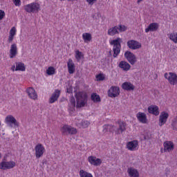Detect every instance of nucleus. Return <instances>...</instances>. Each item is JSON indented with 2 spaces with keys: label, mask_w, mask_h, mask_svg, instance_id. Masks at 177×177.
Here are the masks:
<instances>
[{
  "label": "nucleus",
  "mask_w": 177,
  "mask_h": 177,
  "mask_svg": "<svg viewBox=\"0 0 177 177\" xmlns=\"http://www.w3.org/2000/svg\"><path fill=\"white\" fill-rule=\"evenodd\" d=\"M119 128L117 129L115 126L106 124L103 127V133H106V132H115L116 135H120L125 131V123L124 122H118Z\"/></svg>",
  "instance_id": "obj_1"
},
{
  "label": "nucleus",
  "mask_w": 177,
  "mask_h": 177,
  "mask_svg": "<svg viewBox=\"0 0 177 177\" xmlns=\"http://www.w3.org/2000/svg\"><path fill=\"white\" fill-rule=\"evenodd\" d=\"M24 9L27 13H39L42 10V7L40 2L34 1L25 5Z\"/></svg>",
  "instance_id": "obj_2"
},
{
  "label": "nucleus",
  "mask_w": 177,
  "mask_h": 177,
  "mask_svg": "<svg viewBox=\"0 0 177 177\" xmlns=\"http://www.w3.org/2000/svg\"><path fill=\"white\" fill-rule=\"evenodd\" d=\"M75 99L77 102L76 107H84L88 102V95L86 92H78L75 94Z\"/></svg>",
  "instance_id": "obj_3"
},
{
  "label": "nucleus",
  "mask_w": 177,
  "mask_h": 177,
  "mask_svg": "<svg viewBox=\"0 0 177 177\" xmlns=\"http://www.w3.org/2000/svg\"><path fill=\"white\" fill-rule=\"evenodd\" d=\"M121 42H122V39L120 37L110 41V45H113V57H117L118 55H120V53L121 52Z\"/></svg>",
  "instance_id": "obj_4"
},
{
  "label": "nucleus",
  "mask_w": 177,
  "mask_h": 177,
  "mask_svg": "<svg viewBox=\"0 0 177 177\" xmlns=\"http://www.w3.org/2000/svg\"><path fill=\"white\" fill-rule=\"evenodd\" d=\"M4 122L7 127L10 128H19L20 127V122L17 121V119L13 115H8L6 116Z\"/></svg>",
  "instance_id": "obj_5"
},
{
  "label": "nucleus",
  "mask_w": 177,
  "mask_h": 177,
  "mask_svg": "<svg viewBox=\"0 0 177 177\" xmlns=\"http://www.w3.org/2000/svg\"><path fill=\"white\" fill-rule=\"evenodd\" d=\"M16 167V162L13 160L6 161L3 160L0 162V169L6 171L8 169H13Z\"/></svg>",
  "instance_id": "obj_6"
},
{
  "label": "nucleus",
  "mask_w": 177,
  "mask_h": 177,
  "mask_svg": "<svg viewBox=\"0 0 177 177\" xmlns=\"http://www.w3.org/2000/svg\"><path fill=\"white\" fill-rule=\"evenodd\" d=\"M46 152V149L44 145L38 143L35 147V156L36 158H41L44 154Z\"/></svg>",
  "instance_id": "obj_7"
},
{
  "label": "nucleus",
  "mask_w": 177,
  "mask_h": 177,
  "mask_svg": "<svg viewBox=\"0 0 177 177\" xmlns=\"http://www.w3.org/2000/svg\"><path fill=\"white\" fill-rule=\"evenodd\" d=\"M164 77L167 80L170 85H176L177 84V74L174 72L166 73L164 75Z\"/></svg>",
  "instance_id": "obj_8"
},
{
  "label": "nucleus",
  "mask_w": 177,
  "mask_h": 177,
  "mask_svg": "<svg viewBox=\"0 0 177 177\" xmlns=\"http://www.w3.org/2000/svg\"><path fill=\"white\" fill-rule=\"evenodd\" d=\"M168 118H169V113L165 111H162L158 119L159 127H163V125H165L168 121Z\"/></svg>",
  "instance_id": "obj_9"
},
{
  "label": "nucleus",
  "mask_w": 177,
  "mask_h": 177,
  "mask_svg": "<svg viewBox=\"0 0 177 177\" xmlns=\"http://www.w3.org/2000/svg\"><path fill=\"white\" fill-rule=\"evenodd\" d=\"M124 57L127 59V62L131 64V66L136 64V62H138L136 55L133 53H131V51H126L124 53Z\"/></svg>",
  "instance_id": "obj_10"
},
{
  "label": "nucleus",
  "mask_w": 177,
  "mask_h": 177,
  "mask_svg": "<svg viewBox=\"0 0 177 177\" xmlns=\"http://www.w3.org/2000/svg\"><path fill=\"white\" fill-rule=\"evenodd\" d=\"M127 46L129 49H132L133 50H136L138 49H140L142 48V44L140 42L131 39L127 41Z\"/></svg>",
  "instance_id": "obj_11"
},
{
  "label": "nucleus",
  "mask_w": 177,
  "mask_h": 177,
  "mask_svg": "<svg viewBox=\"0 0 177 177\" xmlns=\"http://www.w3.org/2000/svg\"><path fill=\"white\" fill-rule=\"evenodd\" d=\"M127 149L130 151H136L139 149V142L136 140L129 141L127 143Z\"/></svg>",
  "instance_id": "obj_12"
},
{
  "label": "nucleus",
  "mask_w": 177,
  "mask_h": 177,
  "mask_svg": "<svg viewBox=\"0 0 177 177\" xmlns=\"http://www.w3.org/2000/svg\"><path fill=\"white\" fill-rule=\"evenodd\" d=\"M175 149V145L172 141H165L163 143V151L165 153H171Z\"/></svg>",
  "instance_id": "obj_13"
},
{
  "label": "nucleus",
  "mask_w": 177,
  "mask_h": 177,
  "mask_svg": "<svg viewBox=\"0 0 177 177\" xmlns=\"http://www.w3.org/2000/svg\"><path fill=\"white\" fill-rule=\"evenodd\" d=\"M18 53L17 44L16 43L12 44L9 51L10 59H15V57L17 56Z\"/></svg>",
  "instance_id": "obj_14"
},
{
  "label": "nucleus",
  "mask_w": 177,
  "mask_h": 177,
  "mask_svg": "<svg viewBox=\"0 0 177 177\" xmlns=\"http://www.w3.org/2000/svg\"><path fill=\"white\" fill-rule=\"evenodd\" d=\"M120 95V87L111 86L108 91V96L109 97H117Z\"/></svg>",
  "instance_id": "obj_15"
},
{
  "label": "nucleus",
  "mask_w": 177,
  "mask_h": 177,
  "mask_svg": "<svg viewBox=\"0 0 177 177\" xmlns=\"http://www.w3.org/2000/svg\"><path fill=\"white\" fill-rule=\"evenodd\" d=\"M26 93L32 100H37L38 99V94H37V91L32 87H29L26 89Z\"/></svg>",
  "instance_id": "obj_16"
},
{
  "label": "nucleus",
  "mask_w": 177,
  "mask_h": 177,
  "mask_svg": "<svg viewBox=\"0 0 177 177\" xmlns=\"http://www.w3.org/2000/svg\"><path fill=\"white\" fill-rule=\"evenodd\" d=\"M88 161L91 165H94V167H99L102 164V159L97 158L96 156H89Z\"/></svg>",
  "instance_id": "obj_17"
},
{
  "label": "nucleus",
  "mask_w": 177,
  "mask_h": 177,
  "mask_svg": "<svg viewBox=\"0 0 177 177\" xmlns=\"http://www.w3.org/2000/svg\"><path fill=\"white\" fill-rule=\"evenodd\" d=\"M148 113L157 117L160 115V107L157 105H151L148 107Z\"/></svg>",
  "instance_id": "obj_18"
},
{
  "label": "nucleus",
  "mask_w": 177,
  "mask_h": 177,
  "mask_svg": "<svg viewBox=\"0 0 177 177\" xmlns=\"http://www.w3.org/2000/svg\"><path fill=\"white\" fill-rule=\"evenodd\" d=\"M136 118L139 121V122H141V124H147V115H146V113L143 112H138L136 114Z\"/></svg>",
  "instance_id": "obj_19"
},
{
  "label": "nucleus",
  "mask_w": 177,
  "mask_h": 177,
  "mask_svg": "<svg viewBox=\"0 0 177 177\" xmlns=\"http://www.w3.org/2000/svg\"><path fill=\"white\" fill-rule=\"evenodd\" d=\"M17 35V28L16 27H12L9 31V35L8 37V42L10 44L13 42V39H15V35Z\"/></svg>",
  "instance_id": "obj_20"
},
{
  "label": "nucleus",
  "mask_w": 177,
  "mask_h": 177,
  "mask_svg": "<svg viewBox=\"0 0 177 177\" xmlns=\"http://www.w3.org/2000/svg\"><path fill=\"white\" fill-rule=\"evenodd\" d=\"M159 27L160 25L158 24L151 23L145 28V32H154L158 30Z\"/></svg>",
  "instance_id": "obj_21"
},
{
  "label": "nucleus",
  "mask_w": 177,
  "mask_h": 177,
  "mask_svg": "<svg viewBox=\"0 0 177 177\" xmlns=\"http://www.w3.org/2000/svg\"><path fill=\"white\" fill-rule=\"evenodd\" d=\"M127 174L129 177H140V174L139 173V170H138V169H135V167L128 168Z\"/></svg>",
  "instance_id": "obj_22"
},
{
  "label": "nucleus",
  "mask_w": 177,
  "mask_h": 177,
  "mask_svg": "<svg viewBox=\"0 0 177 177\" xmlns=\"http://www.w3.org/2000/svg\"><path fill=\"white\" fill-rule=\"evenodd\" d=\"M68 106V111L71 115H73L74 111H75V98L74 97L70 98Z\"/></svg>",
  "instance_id": "obj_23"
},
{
  "label": "nucleus",
  "mask_w": 177,
  "mask_h": 177,
  "mask_svg": "<svg viewBox=\"0 0 177 177\" xmlns=\"http://www.w3.org/2000/svg\"><path fill=\"white\" fill-rule=\"evenodd\" d=\"M68 71L69 74H74L75 73V64L73 59H69L67 62Z\"/></svg>",
  "instance_id": "obj_24"
},
{
  "label": "nucleus",
  "mask_w": 177,
  "mask_h": 177,
  "mask_svg": "<svg viewBox=\"0 0 177 177\" xmlns=\"http://www.w3.org/2000/svg\"><path fill=\"white\" fill-rule=\"evenodd\" d=\"M60 96V91L59 90H55L54 93L52 94L49 99V103H55Z\"/></svg>",
  "instance_id": "obj_25"
},
{
  "label": "nucleus",
  "mask_w": 177,
  "mask_h": 177,
  "mask_svg": "<svg viewBox=\"0 0 177 177\" xmlns=\"http://www.w3.org/2000/svg\"><path fill=\"white\" fill-rule=\"evenodd\" d=\"M118 66L123 71H129L131 70V64L125 61L120 62Z\"/></svg>",
  "instance_id": "obj_26"
},
{
  "label": "nucleus",
  "mask_w": 177,
  "mask_h": 177,
  "mask_svg": "<svg viewBox=\"0 0 177 177\" xmlns=\"http://www.w3.org/2000/svg\"><path fill=\"white\" fill-rule=\"evenodd\" d=\"M82 38L84 44H89L92 41V34L89 32H84L82 35Z\"/></svg>",
  "instance_id": "obj_27"
},
{
  "label": "nucleus",
  "mask_w": 177,
  "mask_h": 177,
  "mask_svg": "<svg viewBox=\"0 0 177 177\" xmlns=\"http://www.w3.org/2000/svg\"><path fill=\"white\" fill-rule=\"evenodd\" d=\"M122 88L124 91H133V89H135V86L129 82H125L122 84Z\"/></svg>",
  "instance_id": "obj_28"
},
{
  "label": "nucleus",
  "mask_w": 177,
  "mask_h": 177,
  "mask_svg": "<svg viewBox=\"0 0 177 177\" xmlns=\"http://www.w3.org/2000/svg\"><path fill=\"white\" fill-rule=\"evenodd\" d=\"M140 138L141 139H143V140H150V139H151V133L147 130H145L140 135Z\"/></svg>",
  "instance_id": "obj_29"
},
{
  "label": "nucleus",
  "mask_w": 177,
  "mask_h": 177,
  "mask_svg": "<svg viewBox=\"0 0 177 177\" xmlns=\"http://www.w3.org/2000/svg\"><path fill=\"white\" fill-rule=\"evenodd\" d=\"M118 31V26H114L112 28H110L108 30V35H111V37H113V35H115V34H119Z\"/></svg>",
  "instance_id": "obj_30"
},
{
  "label": "nucleus",
  "mask_w": 177,
  "mask_h": 177,
  "mask_svg": "<svg viewBox=\"0 0 177 177\" xmlns=\"http://www.w3.org/2000/svg\"><path fill=\"white\" fill-rule=\"evenodd\" d=\"M16 71H26V65L23 62L15 63Z\"/></svg>",
  "instance_id": "obj_31"
},
{
  "label": "nucleus",
  "mask_w": 177,
  "mask_h": 177,
  "mask_svg": "<svg viewBox=\"0 0 177 177\" xmlns=\"http://www.w3.org/2000/svg\"><path fill=\"white\" fill-rule=\"evenodd\" d=\"M75 57L77 62H80V60H82V59H84V53L79 50H75Z\"/></svg>",
  "instance_id": "obj_32"
},
{
  "label": "nucleus",
  "mask_w": 177,
  "mask_h": 177,
  "mask_svg": "<svg viewBox=\"0 0 177 177\" xmlns=\"http://www.w3.org/2000/svg\"><path fill=\"white\" fill-rule=\"evenodd\" d=\"M46 74H47V75H55V74H56V69L53 66H49L46 70Z\"/></svg>",
  "instance_id": "obj_33"
},
{
  "label": "nucleus",
  "mask_w": 177,
  "mask_h": 177,
  "mask_svg": "<svg viewBox=\"0 0 177 177\" xmlns=\"http://www.w3.org/2000/svg\"><path fill=\"white\" fill-rule=\"evenodd\" d=\"M79 175L80 177H93V175H92V174H91L84 169H81L80 171Z\"/></svg>",
  "instance_id": "obj_34"
},
{
  "label": "nucleus",
  "mask_w": 177,
  "mask_h": 177,
  "mask_svg": "<svg viewBox=\"0 0 177 177\" xmlns=\"http://www.w3.org/2000/svg\"><path fill=\"white\" fill-rule=\"evenodd\" d=\"M70 131V126L65 124L61 128L62 135H68Z\"/></svg>",
  "instance_id": "obj_35"
},
{
  "label": "nucleus",
  "mask_w": 177,
  "mask_h": 177,
  "mask_svg": "<svg viewBox=\"0 0 177 177\" xmlns=\"http://www.w3.org/2000/svg\"><path fill=\"white\" fill-rule=\"evenodd\" d=\"M169 38L174 44H177V32H173L169 35Z\"/></svg>",
  "instance_id": "obj_36"
},
{
  "label": "nucleus",
  "mask_w": 177,
  "mask_h": 177,
  "mask_svg": "<svg viewBox=\"0 0 177 177\" xmlns=\"http://www.w3.org/2000/svg\"><path fill=\"white\" fill-rule=\"evenodd\" d=\"M77 127H82V128H88L91 125V123L88 120H83L81 122H77Z\"/></svg>",
  "instance_id": "obj_37"
},
{
  "label": "nucleus",
  "mask_w": 177,
  "mask_h": 177,
  "mask_svg": "<svg viewBox=\"0 0 177 177\" xmlns=\"http://www.w3.org/2000/svg\"><path fill=\"white\" fill-rule=\"evenodd\" d=\"M91 100H93L94 103H100L101 100L100 96H99V95H97V93H93L91 95Z\"/></svg>",
  "instance_id": "obj_38"
},
{
  "label": "nucleus",
  "mask_w": 177,
  "mask_h": 177,
  "mask_svg": "<svg viewBox=\"0 0 177 177\" xmlns=\"http://www.w3.org/2000/svg\"><path fill=\"white\" fill-rule=\"evenodd\" d=\"M97 81H104L106 80V75L103 73H99L95 76Z\"/></svg>",
  "instance_id": "obj_39"
},
{
  "label": "nucleus",
  "mask_w": 177,
  "mask_h": 177,
  "mask_svg": "<svg viewBox=\"0 0 177 177\" xmlns=\"http://www.w3.org/2000/svg\"><path fill=\"white\" fill-rule=\"evenodd\" d=\"M71 81L68 82V86H66V92L68 93H73V87L71 86Z\"/></svg>",
  "instance_id": "obj_40"
},
{
  "label": "nucleus",
  "mask_w": 177,
  "mask_h": 177,
  "mask_svg": "<svg viewBox=\"0 0 177 177\" xmlns=\"http://www.w3.org/2000/svg\"><path fill=\"white\" fill-rule=\"evenodd\" d=\"M77 133V129L69 126V133L68 135H75Z\"/></svg>",
  "instance_id": "obj_41"
},
{
  "label": "nucleus",
  "mask_w": 177,
  "mask_h": 177,
  "mask_svg": "<svg viewBox=\"0 0 177 177\" xmlns=\"http://www.w3.org/2000/svg\"><path fill=\"white\" fill-rule=\"evenodd\" d=\"M118 31H120V32H124V31H127V26H125L124 25H120L118 26Z\"/></svg>",
  "instance_id": "obj_42"
},
{
  "label": "nucleus",
  "mask_w": 177,
  "mask_h": 177,
  "mask_svg": "<svg viewBox=\"0 0 177 177\" xmlns=\"http://www.w3.org/2000/svg\"><path fill=\"white\" fill-rule=\"evenodd\" d=\"M5 19V11L0 10V20Z\"/></svg>",
  "instance_id": "obj_43"
},
{
  "label": "nucleus",
  "mask_w": 177,
  "mask_h": 177,
  "mask_svg": "<svg viewBox=\"0 0 177 177\" xmlns=\"http://www.w3.org/2000/svg\"><path fill=\"white\" fill-rule=\"evenodd\" d=\"M15 6H20L21 5V1L20 0H13Z\"/></svg>",
  "instance_id": "obj_44"
},
{
  "label": "nucleus",
  "mask_w": 177,
  "mask_h": 177,
  "mask_svg": "<svg viewBox=\"0 0 177 177\" xmlns=\"http://www.w3.org/2000/svg\"><path fill=\"white\" fill-rule=\"evenodd\" d=\"M97 0H86V1L89 4V5H93L95 2H96Z\"/></svg>",
  "instance_id": "obj_45"
},
{
  "label": "nucleus",
  "mask_w": 177,
  "mask_h": 177,
  "mask_svg": "<svg viewBox=\"0 0 177 177\" xmlns=\"http://www.w3.org/2000/svg\"><path fill=\"white\" fill-rule=\"evenodd\" d=\"M11 70H12V71H16V66L12 65V66H11Z\"/></svg>",
  "instance_id": "obj_46"
},
{
  "label": "nucleus",
  "mask_w": 177,
  "mask_h": 177,
  "mask_svg": "<svg viewBox=\"0 0 177 177\" xmlns=\"http://www.w3.org/2000/svg\"><path fill=\"white\" fill-rule=\"evenodd\" d=\"M138 3H140V2H142V0H138Z\"/></svg>",
  "instance_id": "obj_47"
},
{
  "label": "nucleus",
  "mask_w": 177,
  "mask_h": 177,
  "mask_svg": "<svg viewBox=\"0 0 177 177\" xmlns=\"http://www.w3.org/2000/svg\"><path fill=\"white\" fill-rule=\"evenodd\" d=\"M2 159V154L0 153V160Z\"/></svg>",
  "instance_id": "obj_48"
},
{
  "label": "nucleus",
  "mask_w": 177,
  "mask_h": 177,
  "mask_svg": "<svg viewBox=\"0 0 177 177\" xmlns=\"http://www.w3.org/2000/svg\"><path fill=\"white\" fill-rule=\"evenodd\" d=\"M0 126H1V122H0Z\"/></svg>",
  "instance_id": "obj_49"
}]
</instances>
